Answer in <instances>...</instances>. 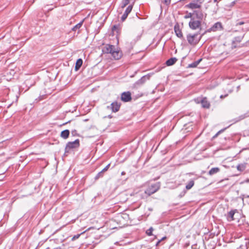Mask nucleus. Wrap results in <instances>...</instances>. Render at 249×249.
<instances>
[{
    "label": "nucleus",
    "mask_w": 249,
    "mask_h": 249,
    "mask_svg": "<svg viewBox=\"0 0 249 249\" xmlns=\"http://www.w3.org/2000/svg\"><path fill=\"white\" fill-rule=\"evenodd\" d=\"M220 171V169L218 167L212 168L208 173V174L210 176H212L215 174L217 173Z\"/></svg>",
    "instance_id": "a211bd4d"
},
{
    "label": "nucleus",
    "mask_w": 249,
    "mask_h": 249,
    "mask_svg": "<svg viewBox=\"0 0 249 249\" xmlns=\"http://www.w3.org/2000/svg\"><path fill=\"white\" fill-rule=\"evenodd\" d=\"M161 242V240H159L157 243H156V246H158L159 245V244L160 243V242Z\"/></svg>",
    "instance_id": "4c0bfd02"
},
{
    "label": "nucleus",
    "mask_w": 249,
    "mask_h": 249,
    "mask_svg": "<svg viewBox=\"0 0 249 249\" xmlns=\"http://www.w3.org/2000/svg\"><path fill=\"white\" fill-rule=\"evenodd\" d=\"M132 8H133V5H129L126 9L124 14H125V15H127L128 16V15L131 12V11H132Z\"/></svg>",
    "instance_id": "393cba45"
},
{
    "label": "nucleus",
    "mask_w": 249,
    "mask_h": 249,
    "mask_svg": "<svg viewBox=\"0 0 249 249\" xmlns=\"http://www.w3.org/2000/svg\"><path fill=\"white\" fill-rule=\"evenodd\" d=\"M107 108L111 109L112 112H116L119 111L120 107V104L117 102H113L110 106H107Z\"/></svg>",
    "instance_id": "6e6552de"
},
{
    "label": "nucleus",
    "mask_w": 249,
    "mask_h": 249,
    "mask_svg": "<svg viewBox=\"0 0 249 249\" xmlns=\"http://www.w3.org/2000/svg\"><path fill=\"white\" fill-rule=\"evenodd\" d=\"M79 146V140L76 139L73 142H70L67 143L65 147V153L69 152V151L73 148H77Z\"/></svg>",
    "instance_id": "39448f33"
},
{
    "label": "nucleus",
    "mask_w": 249,
    "mask_h": 249,
    "mask_svg": "<svg viewBox=\"0 0 249 249\" xmlns=\"http://www.w3.org/2000/svg\"><path fill=\"white\" fill-rule=\"evenodd\" d=\"M86 231H84L82 232L81 233H79V234H76V235H74V236L72 237V238H71V240H72V241H74V240H76V239H78V238L80 237V236L81 234H83L84 233H85Z\"/></svg>",
    "instance_id": "bb28decb"
},
{
    "label": "nucleus",
    "mask_w": 249,
    "mask_h": 249,
    "mask_svg": "<svg viewBox=\"0 0 249 249\" xmlns=\"http://www.w3.org/2000/svg\"><path fill=\"white\" fill-rule=\"evenodd\" d=\"M244 24V22L243 21H240L236 23V25H241Z\"/></svg>",
    "instance_id": "f704fd0d"
},
{
    "label": "nucleus",
    "mask_w": 249,
    "mask_h": 249,
    "mask_svg": "<svg viewBox=\"0 0 249 249\" xmlns=\"http://www.w3.org/2000/svg\"><path fill=\"white\" fill-rule=\"evenodd\" d=\"M83 23V21H82L80 22L79 23H78V24H77L76 25H75L72 28V30L73 31H76L77 29H79L82 26Z\"/></svg>",
    "instance_id": "5701e85b"
},
{
    "label": "nucleus",
    "mask_w": 249,
    "mask_h": 249,
    "mask_svg": "<svg viewBox=\"0 0 249 249\" xmlns=\"http://www.w3.org/2000/svg\"><path fill=\"white\" fill-rule=\"evenodd\" d=\"M171 0H164L163 2L166 5H169L170 3Z\"/></svg>",
    "instance_id": "72a5a7b5"
},
{
    "label": "nucleus",
    "mask_w": 249,
    "mask_h": 249,
    "mask_svg": "<svg viewBox=\"0 0 249 249\" xmlns=\"http://www.w3.org/2000/svg\"><path fill=\"white\" fill-rule=\"evenodd\" d=\"M121 100L124 102L130 101L131 100V93L129 91L122 93Z\"/></svg>",
    "instance_id": "1a4fd4ad"
},
{
    "label": "nucleus",
    "mask_w": 249,
    "mask_h": 249,
    "mask_svg": "<svg viewBox=\"0 0 249 249\" xmlns=\"http://www.w3.org/2000/svg\"><path fill=\"white\" fill-rule=\"evenodd\" d=\"M174 31L176 36L179 38L184 39L183 34L181 30L179 28V26L178 24H177L174 26Z\"/></svg>",
    "instance_id": "9d476101"
},
{
    "label": "nucleus",
    "mask_w": 249,
    "mask_h": 249,
    "mask_svg": "<svg viewBox=\"0 0 249 249\" xmlns=\"http://www.w3.org/2000/svg\"><path fill=\"white\" fill-rule=\"evenodd\" d=\"M153 231V228L152 227H150L149 229H148L146 231V233L148 235V236H151L152 235V232Z\"/></svg>",
    "instance_id": "cd10ccee"
},
{
    "label": "nucleus",
    "mask_w": 249,
    "mask_h": 249,
    "mask_svg": "<svg viewBox=\"0 0 249 249\" xmlns=\"http://www.w3.org/2000/svg\"><path fill=\"white\" fill-rule=\"evenodd\" d=\"M244 37L243 36H236L234 37L232 41V48H236L237 47H239V46H238V44H239L243 39Z\"/></svg>",
    "instance_id": "0eeeda50"
},
{
    "label": "nucleus",
    "mask_w": 249,
    "mask_h": 249,
    "mask_svg": "<svg viewBox=\"0 0 249 249\" xmlns=\"http://www.w3.org/2000/svg\"><path fill=\"white\" fill-rule=\"evenodd\" d=\"M234 3H235V1L233 2L232 4H234Z\"/></svg>",
    "instance_id": "37998d69"
},
{
    "label": "nucleus",
    "mask_w": 249,
    "mask_h": 249,
    "mask_svg": "<svg viewBox=\"0 0 249 249\" xmlns=\"http://www.w3.org/2000/svg\"><path fill=\"white\" fill-rule=\"evenodd\" d=\"M249 113H246V114H243V115H240L238 118L235 121V122H237L239 121H241L242 120H243L244 119H245V118L247 117H249Z\"/></svg>",
    "instance_id": "b1692460"
},
{
    "label": "nucleus",
    "mask_w": 249,
    "mask_h": 249,
    "mask_svg": "<svg viewBox=\"0 0 249 249\" xmlns=\"http://www.w3.org/2000/svg\"><path fill=\"white\" fill-rule=\"evenodd\" d=\"M149 79V76L144 75L142 76L141 79L138 80L136 83L135 84L137 85H142L147 80Z\"/></svg>",
    "instance_id": "ddd939ff"
},
{
    "label": "nucleus",
    "mask_w": 249,
    "mask_h": 249,
    "mask_svg": "<svg viewBox=\"0 0 249 249\" xmlns=\"http://www.w3.org/2000/svg\"><path fill=\"white\" fill-rule=\"evenodd\" d=\"M12 72L14 73V71L12 70Z\"/></svg>",
    "instance_id": "79ce46f5"
},
{
    "label": "nucleus",
    "mask_w": 249,
    "mask_h": 249,
    "mask_svg": "<svg viewBox=\"0 0 249 249\" xmlns=\"http://www.w3.org/2000/svg\"><path fill=\"white\" fill-rule=\"evenodd\" d=\"M125 174V173L124 171H123V172H122L121 173V175H124Z\"/></svg>",
    "instance_id": "ea45409f"
},
{
    "label": "nucleus",
    "mask_w": 249,
    "mask_h": 249,
    "mask_svg": "<svg viewBox=\"0 0 249 249\" xmlns=\"http://www.w3.org/2000/svg\"><path fill=\"white\" fill-rule=\"evenodd\" d=\"M110 166V164H107L102 170V171L104 173L105 172L107 171L109 167Z\"/></svg>",
    "instance_id": "7c9ffc66"
},
{
    "label": "nucleus",
    "mask_w": 249,
    "mask_h": 249,
    "mask_svg": "<svg viewBox=\"0 0 249 249\" xmlns=\"http://www.w3.org/2000/svg\"><path fill=\"white\" fill-rule=\"evenodd\" d=\"M204 34L198 36V34H189L187 35V40L189 44L192 46L196 45L200 40L202 36Z\"/></svg>",
    "instance_id": "f03ea898"
},
{
    "label": "nucleus",
    "mask_w": 249,
    "mask_h": 249,
    "mask_svg": "<svg viewBox=\"0 0 249 249\" xmlns=\"http://www.w3.org/2000/svg\"><path fill=\"white\" fill-rule=\"evenodd\" d=\"M130 2L128 1V0H123L121 2V7L122 8H124Z\"/></svg>",
    "instance_id": "a878e982"
},
{
    "label": "nucleus",
    "mask_w": 249,
    "mask_h": 249,
    "mask_svg": "<svg viewBox=\"0 0 249 249\" xmlns=\"http://www.w3.org/2000/svg\"><path fill=\"white\" fill-rule=\"evenodd\" d=\"M194 185V181L193 180H190L186 185V189L189 190Z\"/></svg>",
    "instance_id": "412c9836"
},
{
    "label": "nucleus",
    "mask_w": 249,
    "mask_h": 249,
    "mask_svg": "<svg viewBox=\"0 0 249 249\" xmlns=\"http://www.w3.org/2000/svg\"><path fill=\"white\" fill-rule=\"evenodd\" d=\"M186 192L185 191H183L181 193V194L179 195V196L180 197H182V196H183L185 194Z\"/></svg>",
    "instance_id": "c9c22d12"
},
{
    "label": "nucleus",
    "mask_w": 249,
    "mask_h": 249,
    "mask_svg": "<svg viewBox=\"0 0 249 249\" xmlns=\"http://www.w3.org/2000/svg\"><path fill=\"white\" fill-rule=\"evenodd\" d=\"M223 97H224V96H223V95H221V96H220V98H223Z\"/></svg>",
    "instance_id": "a19ab883"
},
{
    "label": "nucleus",
    "mask_w": 249,
    "mask_h": 249,
    "mask_svg": "<svg viewBox=\"0 0 249 249\" xmlns=\"http://www.w3.org/2000/svg\"><path fill=\"white\" fill-rule=\"evenodd\" d=\"M160 188V183L157 182L156 183L151 184L148 188L145 191V193L149 196L156 192Z\"/></svg>",
    "instance_id": "7ed1b4c3"
},
{
    "label": "nucleus",
    "mask_w": 249,
    "mask_h": 249,
    "mask_svg": "<svg viewBox=\"0 0 249 249\" xmlns=\"http://www.w3.org/2000/svg\"><path fill=\"white\" fill-rule=\"evenodd\" d=\"M102 52L104 53H110L115 59H119L121 57V53L114 45L106 44L103 47Z\"/></svg>",
    "instance_id": "f257e3e1"
},
{
    "label": "nucleus",
    "mask_w": 249,
    "mask_h": 249,
    "mask_svg": "<svg viewBox=\"0 0 249 249\" xmlns=\"http://www.w3.org/2000/svg\"><path fill=\"white\" fill-rule=\"evenodd\" d=\"M194 14L195 15L196 19L199 20L201 22V20L203 18V14L201 11L196 10L194 12Z\"/></svg>",
    "instance_id": "9b49d317"
},
{
    "label": "nucleus",
    "mask_w": 249,
    "mask_h": 249,
    "mask_svg": "<svg viewBox=\"0 0 249 249\" xmlns=\"http://www.w3.org/2000/svg\"><path fill=\"white\" fill-rule=\"evenodd\" d=\"M192 16H193V14L191 13H188L187 15H186L184 16V18H190L191 19V18H195V17H192Z\"/></svg>",
    "instance_id": "c756f323"
},
{
    "label": "nucleus",
    "mask_w": 249,
    "mask_h": 249,
    "mask_svg": "<svg viewBox=\"0 0 249 249\" xmlns=\"http://www.w3.org/2000/svg\"><path fill=\"white\" fill-rule=\"evenodd\" d=\"M186 7L192 9H194L200 8L201 7V4L200 3L196 2H191L189 4L187 5Z\"/></svg>",
    "instance_id": "4468645a"
},
{
    "label": "nucleus",
    "mask_w": 249,
    "mask_h": 249,
    "mask_svg": "<svg viewBox=\"0 0 249 249\" xmlns=\"http://www.w3.org/2000/svg\"><path fill=\"white\" fill-rule=\"evenodd\" d=\"M222 29L223 27L222 23L220 22H217L214 23L213 26L209 29L206 32H216L217 31L222 30Z\"/></svg>",
    "instance_id": "423d86ee"
},
{
    "label": "nucleus",
    "mask_w": 249,
    "mask_h": 249,
    "mask_svg": "<svg viewBox=\"0 0 249 249\" xmlns=\"http://www.w3.org/2000/svg\"><path fill=\"white\" fill-rule=\"evenodd\" d=\"M116 28H117V26L116 25H114L113 28H112V30L114 31Z\"/></svg>",
    "instance_id": "e433bc0d"
},
{
    "label": "nucleus",
    "mask_w": 249,
    "mask_h": 249,
    "mask_svg": "<svg viewBox=\"0 0 249 249\" xmlns=\"http://www.w3.org/2000/svg\"><path fill=\"white\" fill-rule=\"evenodd\" d=\"M69 130L68 129H66L61 132L60 136L63 139H66L69 137Z\"/></svg>",
    "instance_id": "f3484780"
},
{
    "label": "nucleus",
    "mask_w": 249,
    "mask_h": 249,
    "mask_svg": "<svg viewBox=\"0 0 249 249\" xmlns=\"http://www.w3.org/2000/svg\"><path fill=\"white\" fill-rule=\"evenodd\" d=\"M246 168V164H240L237 166V169L240 171H243Z\"/></svg>",
    "instance_id": "4be33fe9"
},
{
    "label": "nucleus",
    "mask_w": 249,
    "mask_h": 249,
    "mask_svg": "<svg viewBox=\"0 0 249 249\" xmlns=\"http://www.w3.org/2000/svg\"><path fill=\"white\" fill-rule=\"evenodd\" d=\"M236 211L237 210H231L227 213L226 217L228 221H231L234 219V215Z\"/></svg>",
    "instance_id": "f8f14e48"
},
{
    "label": "nucleus",
    "mask_w": 249,
    "mask_h": 249,
    "mask_svg": "<svg viewBox=\"0 0 249 249\" xmlns=\"http://www.w3.org/2000/svg\"><path fill=\"white\" fill-rule=\"evenodd\" d=\"M177 61V59L176 57H172L166 61V64L168 66H172L174 65Z\"/></svg>",
    "instance_id": "2eb2a0df"
},
{
    "label": "nucleus",
    "mask_w": 249,
    "mask_h": 249,
    "mask_svg": "<svg viewBox=\"0 0 249 249\" xmlns=\"http://www.w3.org/2000/svg\"><path fill=\"white\" fill-rule=\"evenodd\" d=\"M103 172L101 171V172H100L95 177V178L96 179H97L98 178H100L101 177H102L103 176Z\"/></svg>",
    "instance_id": "c85d7f7f"
},
{
    "label": "nucleus",
    "mask_w": 249,
    "mask_h": 249,
    "mask_svg": "<svg viewBox=\"0 0 249 249\" xmlns=\"http://www.w3.org/2000/svg\"><path fill=\"white\" fill-rule=\"evenodd\" d=\"M234 3H235V1L233 2L232 4H234Z\"/></svg>",
    "instance_id": "c03bdc74"
},
{
    "label": "nucleus",
    "mask_w": 249,
    "mask_h": 249,
    "mask_svg": "<svg viewBox=\"0 0 249 249\" xmlns=\"http://www.w3.org/2000/svg\"><path fill=\"white\" fill-rule=\"evenodd\" d=\"M189 26L192 30L201 29V22L199 20H196L195 18H191L189 22Z\"/></svg>",
    "instance_id": "20e7f679"
},
{
    "label": "nucleus",
    "mask_w": 249,
    "mask_h": 249,
    "mask_svg": "<svg viewBox=\"0 0 249 249\" xmlns=\"http://www.w3.org/2000/svg\"><path fill=\"white\" fill-rule=\"evenodd\" d=\"M225 129H222L219 131L214 136H213V138H215L217 137V136L222 132L224 131Z\"/></svg>",
    "instance_id": "473e14b6"
},
{
    "label": "nucleus",
    "mask_w": 249,
    "mask_h": 249,
    "mask_svg": "<svg viewBox=\"0 0 249 249\" xmlns=\"http://www.w3.org/2000/svg\"><path fill=\"white\" fill-rule=\"evenodd\" d=\"M127 16H128L127 15H125V14L124 13V14L122 15V16L121 17V20L123 21H124L126 18Z\"/></svg>",
    "instance_id": "2f4dec72"
},
{
    "label": "nucleus",
    "mask_w": 249,
    "mask_h": 249,
    "mask_svg": "<svg viewBox=\"0 0 249 249\" xmlns=\"http://www.w3.org/2000/svg\"><path fill=\"white\" fill-rule=\"evenodd\" d=\"M201 59H199V60L193 62L191 64H190L188 66L189 68H196L197 67V66L199 64L200 62L201 61Z\"/></svg>",
    "instance_id": "aec40b11"
},
{
    "label": "nucleus",
    "mask_w": 249,
    "mask_h": 249,
    "mask_svg": "<svg viewBox=\"0 0 249 249\" xmlns=\"http://www.w3.org/2000/svg\"><path fill=\"white\" fill-rule=\"evenodd\" d=\"M166 238V237L165 236V237H163V238H161V239H160V240H161V241L163 240H164V239Z\"/></svg>",
    "instance_id": "58836bf2"
},
{
    "label": "nucleus",
    "mask_w": 249,
    "mask_h": 249,
    "mask_svg": "<svg viewBox=\"0 0 249 249\" xmlns=\"http://www.w3.org/2000/svg\"><path fill=\"white\" fill-rule=\"evenodd\" d=\"M83 64V60L82 59L79 58L76 61L75 69L77 71L80 69Z\"/></svg>",
    "instance_id": "6ab92c4d"
},
{
    "label": "nucleus",
    "mask_w": 249,
    "mask_h": 249,
    "mask_svg": "<svg viewBox=\"0 0 249 249\" xmlns=\"http://www.w3.org/2000/svg\"><path fill=\"white\" fill-rule=\"evenodd\" d=\"M201 105L202 106L206 108H208L210 107V103L209 102L206 100V99L203 98L201 100Z\"/></svg>",
    "instance_id": "dca6fc26"
}]
</instances>
